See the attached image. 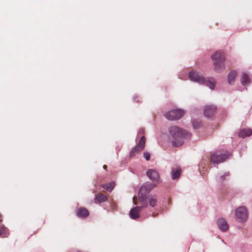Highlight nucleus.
Returning <instances> with one entry per match:
<instances>
[{
  "label": "nucleus",
  "mask_w": 252,
  "mask_h": 252,
  "mask_svg": "<svg viewBox=\"0 0 252 252\" xmlns=\"http://www.w3.org/2000/svg\"><path fill=\"white\" fill-rule=\"evenodd\" d=\"M217 108L214 105L206 106L204 110V116L208 118H212L215 115Z\"/></svg>",
  "instance_id": "8"
},
{
  "label": "nucleus",
  "mask_w": 252,
  "mask_h": 252,
  "mask_svg": "<svg viewBox=\"0 0 252 252\" xmlns=\"http://www.w3.org/2000/svg\"><path fill=\"white\" fill-rule=\"evenodd\" d=\"M2 221V216L1 214L0 213V222H1Z\"/></svg>",
  "instance_id": "27"
},
{
  "label": "nucleus",
  "mask_w": 252,
  "mask_h": 252,
  "mask_svg": "<svg viewBox=\"0 0 252 252\" xmlns=\"http://www.w3.org/2000/svg\"><path fill=\"white\" fill-rule=\"evenodd\" d=\"M229 174L228 173H225L223 176H220L218 179V181L219 182H222L225 179V177L229 176Z\"/></svg>",
  "instance_id": "23"
},
{
  "label": "nucleus",
  "mask_w": 252,
  "mask_h": 252,
  "mask_svg": "<svg viewBox=\"0 0 252 252\" xmlns=\"http://www.w3.org/2000/svg\"><path fill=\"white\" fill-rule=\"evenodd\" d=\"M252 133V131L250 129H243L240 132L239 136L242 138H245L250 136Z\"/></svg>",
  "instance_id": "15"
},
{
  "label": "nucleus",
  "mask_w": 252,
  "mask_h": 252,
  "mask_svg": "<svg viewBox=\"0 0 252 252\" xmlns=\"http://www.w3.org/2000/svg\"><path fill=\"white\" fill-rule=\"evenodd\" d=\"M199 125H200V124H199L198 125V124L196 125L194 122H193V126L194 128H197Z\"/></svg>",
  "instance_id": "26"
},
{
  "label": "nucleus",
  "mask_w": 252,
  "mask_h": 252,
  "mask_svg": "<svg viewBox=\"0 0 252 252\" xmlns=\"http://www.w3.org/2000/svg\"><path fill=\"white\" fill-rule=\"evenodd\" d=\"M94 200L95 202L100 203L107 201V196L102 193H98L95 195Z\"/></svg>",
  "instance_id": "14"
},
{
  "label": "nucleus",
  "mask_w": 252,
  "mask_h": 252,
  "mask_svg": "<svg viewBox=\"0 0 252 252\" xmlns=\"http://www.w3.org/2000/svg\"><path fill=\"white\" fill-rule=\"evenodd\" d=\"M181 169L180 168L173 169L172 171V179H176L179 178L181 175Z\"/></svg>",
  "instance_id": "21"
},
{
  "label": "nucleus",
  "mask_w": 252,
  "mask_h": 252,
  "mask_svg": "<svg viewBox=\"0 0 252 252\" xmlns=\"http://www.w3.org/2000/svg\"><path fill=\"white\" fill-rule=\"evenodd\" d=\"M241 81L243 85H247L251 82L249 75L246 73H243Z\"/></svg>",
  "instance_id": "17"
},
{
  "label": "nucleus",
  "mask_w": 252,
  "mask_h": 252,
  "mask_svg": "<svg viewBox=\"0 0 252 252\" xmlns=\"http://www.w3.org/2000/svg\"><path fill=\"white\" fill-rule=\"evenodd\" d=\"M144 157L147 160H149L150 159V154L149 153H144Z\"/></svg>",
  "instance_id": "24"
},
{
  "label": "nucleus",
  "mask_w": 252,
  "mask_h": 252,
  "mask_svg": "<svg viewBox=\"0 0 252 252\" xmlns=\"http://www.w3.org/2000/svg\"><path fill=\"white\" fill-rule=\"evenodd\" d=\"M139 200L141 204V206H143L144 207L147 206V203L144 196L139 195Z\"/></svg>",
  "instance_id": "22"
},
{
  "label": "nucleus",
  "mask_w": 252,
  "mask_h": 252,
  "mask_svg": "<svg viewBox=\"0 0 252 252\" xmlns=\"http://www.w3.org/2000/svg\"><path fill=\"white\" fill-rule=\"evenodd\" d=\"M9 235L8 229L4 226H0V236H2L3 237H7Z\"/></svg>",
  "instance_id": "20"
},
{
  "label": "nucleus",
  "mask_w": 252,
  "mask_h": 252,
  "mask_svg": "<svg viewBox=\"0 0 252 252\" xmlns=\"http://www.w3.org/2000/svg\"><path fill=\"white\" fill-rule=\"evenodd\" d=\"M147 176L153 182L157 183L160 182L159 176L158 173L154 169H149L147 171Z\"/></svg>",
  "instance_id": "9"
},
{
  "label": "nucleus",
  "mask_w": 252,
  "mask_h": 252,
  "mask_svg": "<svg viewBox=\"0 0 252 252\" xmlns=\"http://www.w3.org/2000/svg\"><path fill=\"white\" fill-rule=\"evenodd\" d=\"M137 200V197L136 196H134L133 197V203L134 204H137V202L136 201V200Z\"/></svg>",
  "instance_id": "25"
},
{
  "label": "nucleus",
  "mask_w": 252,
  "mask_h": 252,
  "mask_svg": "<svg viewBox=\"0 0 252 252\" xmlns=\"http://www.w3.org/2000/svg\"><path fill=\"white\" fill-rule=\"evenodd\" d=\"M189 77L192 81L200 84L206 85L213 89L215 87V82L213 78H205L198 72L192 71L189 74Z\"/></svg>",
  "instance_id": "2"
},
{
  "label": "nucleus",
  "mask_w": 252,
  "mask_h": 252,
  "mask_svg": "<svg viewBox=\"0 0 252 252\" xmlns=\"http://www.w3.org/2000/svg\"><path fill=\"white\" fill-rule=\"evenodd\" d=\"M148 202L150 206L154 207L157 204V198L156 196H149Z\"/></svg>",
  "instance_id": "19"
},
{
  "label": "nucleus",
  "mask_w": 252,
  "mask_h": 252,
  "mask_svg": "<svg viewBox=\"0 0 252 252\" xmlns=\"http://www.w3.org/2000/svg\"><path fill=\"white\" fill-rule=\"evenodd\" d=\"M169 132L173 138L172 145L174 147H179L183 144V138H189L190 134L187 131L177 126L169 128Z\"/></svg>",
  "instance_id": "1"
},
{
  "label": "nucleus",
  "mask_w": 252,
  "mask_h": 252,
  "mask_svg": "<svg viewBox=\"0 0 252 252\" xmlns=\"http://www.w3.org/2000/svg\"><path fill=\"white\" fill-rule=\"evenodd\" d=\"M217 224L219 229L222 231H226L229 228L228 224L224 219H219Z\"/></svg>",
  "instance_id": "12"
},
{
  "label": "nucleus",
  "mask_w": 252,
  "mask_h": 252,
  "mask_svg": "<svg viewBox=\"0 0 252 252\" xmlns=\"http://www.w3.org/2000/svg\"><path fill=\"white\" fill-rule=\"evenodd\" d=\"M229 156L227 152L217 151L212 154L210 157V161L213 163H219L227 159Z\"/></svg>",
  "instance_id": "4"
},
{
  "label": "nucleus",
  "mask_w": 252,
  "mask_h": 252,
  "mask_svg": "<svg viewBox=\"0 0 252 252\" xmlns=\"http://www.w3.org/2000/svg\"><path fill=\"white\" fill-rule=\"evenodd\" d=\"M106 168H107V166H106V165H103V168H104V169H106Z\"/></svg>",
  "instance_id": "28"
},
{
  "label": "nucleus",
  "mask_w": 252,
  "mask_h": 252,
  "mask_svg": "<svg viewBox=\"0 0 252 252\" xmlns=\"http://www.w3.org/2000/svg\"><path fill=\"white\" fill-rule=\"evenodd\" d=\"M146 138L144 136H143L137 145L134 147L131 151L129 156L130 158L134 157L136 154L142 151L145 145Z\"/></svg>",
  "instance_id": "6"
},
{
  "label": "nucleus",
  "mask_w": 252,
  "mask_h": 252,
  "mask_svg": "<svg viewBox=\"0 0 252 252\" xmlns=\"http://www.w3.org/2000/svg\"><path fill=\"white\" fill-rule=\"evenodd\" d=\"M76 215L78 217L84 218L89 215V212L85 208L80 207L76 210Z\"/></svg>",
  "instance_id": "13"
},
{
  "label": "nucleus",
  "mask_w": 252,
  "mask_h": 252,
  "mask_svg": "<svg viewBox=\"0 0 252 252\" xmlns=\"http://www.w3.org/2000/svg\"><path fill=\"white\" fill-rule=\"evenodd\" d=\"M235 215L237 219L241 222L245 221L248 216L247 210L244 207L238 208L235 211Z\"/></svg>",
  "instance_id": "7"
},
{
  "label": "nucleus",
  "mask_w": 252,
  "mask_h": 252,
  "mask_svg": "<svg viewBox=\"0 0 252 252\" xmlns=\"http://www.w3.org/2000/svg\"><path fill=\"white\" fill-rule=\"evenodd\" d=\"M115 185L114 182H111L109 184H102L101 185V187L107 191H111L114 188Z\"/></svg>",
  "instance_id": "16"
},
{
  "label": "nucleus",
  "mask_w": 252,
  "mask_h": 252,
  "mask_svg": "<svg viewBox=\"0 0 252 252\" xmlns=\"http://www.w3.org/2000/svg\"><path fill=\"white\" fill-rule=\"evenodd\" d=\"M157 186L156 184L154 183H148L143 185L140 189V194L144 193H148L150 191Z\"/></svg>",
  "instance_id": "11"
},
{
  "label": "nucleus",
  "mask_w": 252,
  "mask_h": 252,
  "mask_svg": "<svg viewBox=\"0 0 252 252\" xmlns=\"http://www.w3.org/2000/svg\"><path fill=\"white\" fill-rule=\"evenodd\" d=\"M237 75L236 71H231L228 75V82L229 84L233 83L235 78Z\"/></svg>",
  "instance_id": "18"
},
{
  "label": "nucleus",
  "mask_w": 252,
  "mask_h": 252,
  "mask_svg": "<svg viewBox=\"0 0 252 252\" xmlns=\"http://www.w3.org/2000/svg\"><path fill=\"white\" fill-rule=\"evenodd\" d=\"M184 115V111L180 109H174L166 113L165 117L169 120H176L180 119Z\"/></svg>",
  "instance_id": "5"
},
{
  "label": "nucleus",
  "mask_w": 252,
  "mask_h": 252,
  "mask_svg": "<svg viewBox=\"0 0 252 252\" xmlns=\"http://www.w3.org/2000/svg\"><path fill=\"white\" fill-rule=\"evenodd\" d=\"M214 61V70L217 72H220L225 68L224 62L225 55L223 52L217 51L211 56Z\"/></svg>",
  "instance_id": "3"
},
{
  "label": "nucleus",
  "mask_w": 252,
  "mask_h": 252,
  "mask_svg": "<svg viewBox=\"0 0 252 252\" xmlns=\"http://www.w3.org/2000/svg\"><path fill=\"white\" fill-rule=\"evenodd\" d=\"M143 208V206H141L132 208L129 212L130 217L133 220L138 218L140 217V212Z\"/></svg>",
  "instance_id": "10"
}]
</instances>
